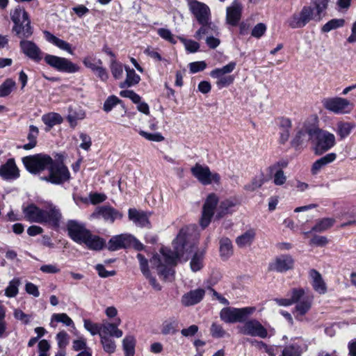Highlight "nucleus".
Instances as JSON below:
<instances>
[{"instance_id": "obj_10", "label": "nucleus", "mask_w": 356, "mask_h": 356, "mask_svg": "<svg viewBox=\"0 0 356 356\" xmlns=\"http://www.w3.org/2000/svg\"><path fill=\"white\" fill-rule=\"evenodd\" d=\"M218 202L219 197L214 193H209L206 197L200 220V225L202 229L207 228L211 223Z\"/></svg>"}, {"instance_id": "obj_56", "label": "nucleus", "mask_w": 356, "mask_h": 356, "mask_svg": "<svg viewBox=\"0 0 356 356\" xmlns=\"http://www.w3.org/2000/svg\"><path fill=\"white\" fill-rule=\"evenodd\" d=\"M211 335L216 339L222 338L227 332L224 330L223 327L217 323H213L210 328Z\"/></svg>"}, {"instance_id": "obj_30", "label": "nucleus", "mask_w": 356, "mask_h": 356, "mask_svg": "<svg viewBox=\"0 0 356 356\" xmlns=\"http://www.w3.org/2000/svg\"><path fill=\"white\" fill-rule=\"evenodd\" d=\"M309 276L313 279L312 287L314 291L320 294H324L327 292V286L321 273L316 269H311L309 272Z\"/></svg>"}, {"instance_id": "obj_58", "label": "nucleus", "mask_w": 356, "mask_h": 356, "mask_svg": "<svg viewBox=\"0 0 356 356\" xmlns=\"http://www.w3.org/2000/svg\"><path fill=\"white\" fill-rule=\"evenodd\" d=\"M56 321L58 323H62L67 326L74 325L73 321L65 313L54 314L51 316V321Z\"/></svg>"}, {"instance_id": "obj_51", "label": "nucleus", "mask_w": 356, "mask_h": 356, "mask_svg": "<svg viewBox=\"0 0 356 356\" xmlns=\"http://www.w3.org/2000/svg\"><path fill=\"white\" fill-rule=\"evenodd\" d=\"M302 353L301 347L298 343H292L284 347L282 356H300Z\"/></svg>"}, {"instance_id": "obj_34", "label": "nucleus", "mask_w": 356, "mask_h": 356, "mask_svg": "<svg viewBox=\"0 0 356 356\" xmlns=\"http://www.w3.org/2000/svg\"><path fill=\"white\" fill-rule=\"evenodd\" d=\"M43 34L47 41L62 50L66 51L70 54H72L71 45L68 42L57 38L48 31H44Z\"/></svg>"}, {"instance_id": "obj_53", "label": "nucleus", "mask_w": 356, "mask_h": 356, "mask_svg": "<svg viewBox=\"0 0 356 356\" xmlns=\"http://www.w3.org/2000/svg\"><path fill=\"white\" fill-rule=\"evenodd\" d=\"M83 325L85 329L88 330L92 335L99 334L100 337L102 324L95 323L89 319H84Z\"/></svg>"}, {"instance_id": "obj_33", "label": "nucleus", "mask_w": 356, "mask_h": 356, "mask_svg": "<svg viewBox=\"0 0 356 356\" xmlns=\"http://www.w3.org/2000/svg\"><path fill=\"white\" fill-rule=\"evenodd\" d=\"M335 222V220L332 218H323L316 221V224L312 227L309 232H304V235L307 237L312 232H323L332 227Z\"/></svg>"}, {"instance_id": "obj_26", "label": "nucleus", "mask_w": 356, "mask_h": 356, "mask_svg": "<svg viewBox=\"0 0 356 356\" xmlns=\"http://www.w3.org/2000/svg\"><path fill=\"white\" fill-rule=\"evenodd\" d=\"M201 27L196 31L194 37L197 40H201L204 36L217 35L218 33L217 26L209 21L206 23H199Z\"/></svg>"}, {"instance_id": "obj_57", "label": "nucleus", "mask_w": 356, "mask_h": 356, "mask_svg": "<svg viewBox=\"0 0 356 356\" xmlns=\"http://www.w3.org/2000/svg\"><path fill=\"white\" fill-rule=\"evenodd\" d=\"M329 243V240L326 236L314 235L309 241V244L311 246L325 247Z\"/></svg>"}, {"instance_id": "obj_25", "label": "nucleus", "mask_w": 356, "mask_h": 356, "mask_svg": "<svg viewBox=\"0 0 356 356\" xmlns=\"http://www.w3.org/2000/svg\"><path fill=\"white\" fill-rule=\"evenodd\" d=\"M120 319L118 320V323H104L102 324L100 337H113L120 338L122 337L123 332L118 328L120 323Z\"/></svg>"}, {"instance_id": "obj_2", "label": "nucleus", "mask_w": 356, "mask_h": 356, "mask_svg": "<svg viewBox=\"0 0 356 356\" xmlns=\"http://www.w3.org/2000/svg\"><path fill=\"white\" fill-rule=\"evenodd\" d=\"M22 211L25 219L29 222L47 225L54 229L60 226L62 213L51 202H46L44 208H40L35 204H30L23 207Z\"/></svg>"}, {"instance_id": "obj_27", "label": "nucleus", "mask_w": 356, "mask_h": 356, "mask_svg": "<svg viewBox=\"0 0 356 356\" xmlns=\"http://www.w3.org/2000/svg\"><path fill=\"white\" fill-rule=\"evenodd\" d=\"M128 217L136 226L143 227L149 224L148 217L144 211H138L136 209H129Z\"/></svg>"}, {"instance_id": "obj_32", "label": "nucleus", "mask_w": 356, "mask_h": 356, "mask_svg": "<svg viewBox=\"0 0 356 356\" xmlns=\"http://www.w3.org/2000/svg\"><path fill=\"white\" fill-rule=\"evenodd\" d=\"M175 266L163 265L157 254V274L164 281L172 282L175 279Z\"/></svg>"}, {"instance_id": "obj_7", "label": "nucleus", "mask_w": 356, "mask_h": 356, "mask_svg": "<svg viewBox=\"0 0 356 356\" xmlns=\"http://www.w3.org/2000/svg\"><path fill=\"white\" fill-rule=\"evenodd\" d=\"M255 310L253 307L235 308L226 307L220 312V319L226 323H234L236 322H245L250 315Z\"/></svg>"}, {"instance_id": "obj_52", "label": "nucleus", "mask_w": 356, "mask_h": 356, "mask_svg": "<svg viewBox=\"0 0 356 356\" xmlns=\"http://www.w3.org/2000/svg\"><path fill=\"white\" fill-rule=\"evenodd\" d=\"M20 281L19 279L15 278L12 280L5 290V295L9 298L15 297L18 293V287Z\"/></svg>"}, {"instance_id": "obj_54", "label": "nucleus", "mask_w": 356, "mask_h": 356, "mask_svg": "<svg viewBox=\"0 0 356 356\" xmlns=\"http://www.w3.org/2000/svg\"><path fill=\"white\" fill-rule=\"evenodd\" d=\"M104 350L109 354L113 353L116 349L115 341L109 337H100Z\"/></svg>"}, {"instance_id": "obj_64", "label": "nucleus", "mask_w": 356, "mask_h": 356, "mask_svg": "<svg viewBox=\"0 0 356 356\" xmlns=\"http://www.w3.org/2000/svg\"><path fill=\"white\" fill-rule=\"evenodd\" d=\"M38 356H49L48 352L50 349V344L46 339H42L39 341L38 345Z\"/></svg>"}, {"instance_id": "obj_13", "label": "nucleus", "mask_w": 356, "mask_h": 356, "mask_svg": "<svg viewBox=\"0 0 356 356\" xmlns=\"http://www.w3.org/2000/svg\"><path fill=\"white\" fill-rule=\"evenodd\" d=\"M67 230L68 235L74 242L82 244L84 240L88 236L90 230L86 228L83 223L75 220H70L67 222Z\"/></svg>"}, {"instance_id": "obj_60", "label": "nucleus", "mask_w": 356, "mask_h": 356, "mask_svg": "<svg viewBox=\"0 0 356 356\" xmlns=\"http://www.w3.org/2000/svg\"><path fill=\"white\" fill-rule=\"evenodd\" d=\"M157 33L163 39L172 44H175L178 40L177 37H175L168 29H160L157 31Z\"/></svg>"}, {"instance_id": "obj_42", "label": "nucleus", "mask_w": 356, "mask_h": 356, "mask_svg": "<svg viewBox=\"0 0 356 356\" xmlns=\"http://www.w3.org/2000/svg\"><path fill=\"white\" fill-rule=\"evenodd\" d=\"M42 120L44 124L48 127L46 131H49L54 126L60 124L63 122V118L56 113H49L44 114L42 117Z\"/></svg>"}, {"instance_id": "obj_62", "label": "nucleus", "mask_w": 356, "mask_h": 356, "mask_svg": "<svg viewBox=\"0 0 356 356\" xmlns=\"http://www.w3.org/2000/svg\"><path fill=\"white\" fill-rule=\"evenodd\" d=\"M122 97L130 99L134 104L138 103L141 97L133 90H124L120 92Z\"/></svg>"}, {"instance_id": "obj_36", "label": "nucleus", "mask_w": 356, "mask_h": 356, "mask_svg": "<svg viewBox=\"0 0 356 356\" xmlns=\"http://www.w3.org/2000/svg\"><path fill=\"white\" fill-rule=\"evenodd\" d=\"M82 244H85L88 249L100 250L105 245V241L97 235H93L90 232L88 236L84 240Z\"/></svg>"}, {"instance_id": "obj_44", "label": "nucleus", "mask_w": 356, "mask_h": 356, "mask_svg": "<svg viewBox=\"0 0 356 356\" xmlns=\"http://www.w3.org/2000/svg\"><path fill=\"white\" fill-rule=\"evenodd\" d=\"M39 135V130L37 127L34 125L29 126V131L27 136L29 143L22 146L25 150H30L34 148L37 145V138Z\"/></svg>"}, {"instance_id": "obj_45", "label": "nucleus", "mask_w": 356, "mask_h": 356, "mask_svg": "<svg viewBox=\"0 0 356 356\" xmlns=\"http://www.w3.org/2000/svg\"><path fill=\"white\" fill-rule=\"evenodd\" d=\"M127 72L126 80L121 83L120 85V88L130 87L136 83L140 81V76L138 75L134 68H125Z\"/></svg>"}, {"instance_id": "obj_50", "label": "nucleus", "mask_w": 356, "mask_h": 356, "mask_svg": "<svg viewBox=\"0 0 356 356\" xmlns=\"http://www.w3.org/2000/svg\"><path fill=\"white\" fill-rule=\"evenodd\" d=\"M15 81L12 79H7L0 86V97H4L9 95L15 87Z\"/></svg>"}, {"instance_id": "obj_4", "label": "nucleus", "mask_w": 356, "mask_h": 356, "mask_svg": "<svg viewBox=\"0 0 356 356\" xmlns=\"http://www.w3.org/2000/svg\"><path fill=\"white\" fill-rule=\"evenodd\" d=\"M10 17L15 24L13 30L19 38H29L33 34L28 14L20 6L11 12Z\"/></svg>"}, {"instance_id": "obj_22", "label": "nucleus", "mask_w": 356, "mask_h": 356, "mask_svg": "<svg viewBox=\"0 0 356 356\" xmlns=\"http://www.w3.org/2000/svg\"><path fill=\"white\" fill-rule=\"evenodd\" d=\"M98 216H101L104 220L111 223L114 222L117 219H121L123 217V214L110 206H102L98 207L95 213Z\"/></svg>"}, {"instance_id": "obj_31", "label": "nucleus", "mask_w": 356, "mask_h": 356, "mask_svg": "<svg viewBox=\"0 0 356 356\" xmlns=\"http://www.w3.org/2000/svg\"><path fill=\"white\" fill-rule=\"evenodd\" d=\"M236 205V202L231 199H225L221 201L217 209L216 219L219 220L228 214H232L234 211V208Z\"/></svg>"}, {"instance_id": "obj_46", "label": "nucleus", "mask_w": 356, "mask_h": 356, "mask_svg": "<svg viewBox=\"0 0 356 356\" xmlns=\"http://www.w3.org/2000/svg\"><path fill=\"white\" fill-rule=\"evenodd\" d=\"M136 341L134 337L127 336L122 341L125 356H134Z\"/></svg>"}, {"instance_id": "obj_41", "label": "nucleus", "mask_w": 356, "mask_h": 356, "mask_svg": "<svg viewBox=\"0 0 356 356\" xmlns=\"http://www.w3.org/2000/svg\"><path fill=\"white\" fill-rule=\"evenodd\" d=\"M337 134L341 140L348 137L355 127L354 122H339L337 123Z\"/></svg>"}, {"instance_id": "obj_59", "label": "nucleus", "mask_w": 356, "mask_h": 356, "mask_svg": "<svg viewBox=\"0 0 356 356\" xmlns=\"http://www.w3.org/2000/svg\"><path fill=\"white\" fill-rule=\"evenodd\" d=\"M121 103V100L119 99L116 96L111 95L108 97L104 103L103 109L106 113L110 112L113 108L118 104Z\"/></svg>"}, {"instance_id": "obj_63", "label": "nucleus", "mask_w": 356, "mask_h": 356, "mask_svg": "<svg viewBox=\"0 0 356 356\" xmlns=\"http://www.w3.org/2000/svg\"><path fill=\"white\" fill-rule=\"evenodd\" d=\"M59 348H64L69 343V336L65 331L59 332L56 335Z\"/></svg>"}, {"instance_id": "obj_61", "label": "nucleus", "mask_w": 356, "mask_h": 356, "mask_svg": "<svg viewBox=\"0 0 356 356\" xmlns=\"http://www.w3.org/2000/svg\"><path fill=\"white\" fill-rule=\"evenodd\" d=\"M305 294V289L302 288H293L291 290V300L293 304L297 303L300 301L301 298Z\"/></svg>"}, {"instance_id": "obj_1", "label": "nucleus", "mask_w": 356, "mask_h": 356, "mask_svg": "<svg viewBox=\"0 0 356 356\" xmlns=\"http://www.w3.org/2000/svg\"><path fill=\"white\" fill-rule=\"evenodd\" d=\"M172 245L173 250L170 248L163 247L160 252L163 256L164 265L176 266L181 259H184L185 261L188 260L197 248V241L191 229L185 226L180 229Z\"/></svg>"}, {"instance_id": "obj_14", "label": "nucleus", "mask_w": 356, "mask_h": 356, "mask_svg": "<svg viewBox=\"0 0 356 356\" xmlns=\"http://www.w3.org/2000/svg\"><path fill=\"white\" fill-rule=\"evenodd\" d=\"M240 332L244 335L259 337L262 339H265L268 337V331L266 328L256 319L245 321Z\"/></svg>"}, {"instance_id": "obj_23", "label": "nucleus", "mask_w": 356, "mask_h": 356, "mask_svg": "<svg viewBox=\"0 0 356 356\" xmlns=\"http://www.w3.org/2000/svg\"><path fill=\"white\" fill-rule=\"evenodd\" d=\"M242 8L241 3L237 0H234L232 5L227 8L226 17L229 24H237L241 18Z\"/></svg>"}, {"instance_id": "obj_29", "label": "nucleus", "mask_w": 356, "mask_h": 356, "mask_svg": "<svg viewBox=\"0 0 356 356\" xmlns=\"http://www.w3.org/2000/svg\"><path fill=\"white\" fill-rule=\"evenodd\" d=\"M337 159V154L334 152L327 154L314 161L311 168L313 175H317L320 170L329 163H332Z\"/></svg>"}, {"instance_id": "obj_40", "label": "nucleus", "mask_w": 356, "mask_h": 356, "mask_svg": "<svg viewBox=\"0 0 356 356\" xmlns=\"http://www.w3.org/2000/svg\"><path fill=\"white\" fill-rule=\"evenodd\" d=\"M312 304V300L309 298H304L302 300L297 302L293 312V313H297L296 318L300 320L299 316H305L310 310Z\"/></svg>"}, {"instance_id": "obj_8", "label": "nucleus", "mask_w": 356, "mask_h": 356, "mask_svg": "<svg viewBox=\"0 0 356 356\" xmlns=\"http://www.w3.org/2000/svg\"><path fill=\"white\" fill-rule=\"evenodd\" d=\"M310 6H304L300 10L293 13L286 20V24L291 29H302L311 21L316 22Z\"/></svg>"}, {"instance_id": "obj_9", "label": "nucleus", "mask_w": 356, "mask_h": 356, "mask_svg": "<svg viewBox=\"0 0 356 356\" xmlns=\"http://www.w3.org/2000/svg\"><path fill=\"white\" fill-rule=\"evenodd\" d=\"M191 174L203 185L207 186L215 183L220 184V175L218 172H211L207 165L197 163L191 168Z\"/></svg>"}, {"instance_id": "obj_20", "label": "nucleus", "mask_w": 356, "mask_h": 356, "mask_svg": "<svg viewBox=\"0 0 356 356\" xmlns=\"http://www.w3.org/2000/svg\"><path fill=\"white\" fill-rule=\"evenodd\" d=\"M204 296L205 290L204 289L198 288L191 290L182 296L181 304L186 307L197 305L203 300Z\"/></svg>"}, {"instance_id": "obj_35", "label": "nucleus", "mask_w": 356, "mask_h": 356, "mask_svg": "<svg viewBox=\"0 0 356 356\" xmlns=\"http://www.w3.org/2000/svg\"><path fill=\"white\" fill-rule=\"evenodd\" d=\"M193 257L190 262L191 269L193 272L200 270L203 268V260L204 258L205 250H199L197 247L192 252Z\"/></svg>"}, {"instance_id": "obj_37", "label": "nucleus", "mask_w": 356, "mask_h": 356, "mask_svg": "<svg viewBox=\"0 0 356 356\" xmlns=\"http://www.w3.org/2000/svg\"><path fill=\"white\" fill-rule=\"evenodd\" d=\"M44 60L51 67H75L70 60L52 55H45Z\"/></svg>"}, {"instance_id": "obj_3", "label": "nucleus", "mask_w": 356, "mask_h": 356, "mask_svg": "<svg viewBox=\"0 0 356 356\" xmlns=\"http://www.w3.org/2000/svg\"><path fill=\"white\" fill-rule=\"evenodd\" d=\"M306 132L315 155H322L336 145L334 135L328 131L318 127H308L306 128Z\"/></svg>"}, {"instance_id": "obj_17", "label": "nucleus", "mask_w": 356, "mask_h": 356, "mask_svg": "<svg viewBox=\"0 0 356 356\" xmlns=\"http://www.w3.org/2000/svg\"><path fill=\"white\" fill-rule=\"evenodd\" d=\"M20 176L19 170L17 168L15 159H9L0 166V177L4 180H15Z\"/></svg>"}, {"instance_id": "obj_16", "label": "nucleus", "mask_w": 356, "mask_h": 356, "mask_svg": "<svg viewBox=\"0 0 356 356\" xmlns=\"http://www.w3.org/2000/svg\"><path fill=\"white\" fill-rule=\"evenodd\" d=\"M189 8L199 23H206L210 20V9L206 4L193 1L189 3Z\"/></svg>"}, {"instance_id": "obj_43", "label": "nucleus", "mask_w": 356, "mask_h": 356, "mask_svg": "<svg viewBox=\"0 0 356 356\" xmlns=\"http://www.w3.org/2000/svg\"><path fill=\"white\" fill-rule=\"evenodd\" d=\"M137 259L140 263V268L143 273V275L147 279H149L150 284L153 287L156 286V281L154 277L151 276L149 267H148V261L147 259H145L144 255L140 253L137 254Z\"/></svg>"}, {"instance_id": "obj_12", "label": "nucleus", "mask_w": 356, "mask_h": 356, "mask_svg": "<svg viewBox=\"0 0 356 356\" xmlns=\"http://www.w3.org/2000/svg\"><path fill=\"white\" fill-rule=\"evenodd\" d=\"M295 266V259L289 254H282L276 257L268 264V270L284 273L293 270Z\"/></svg>"}, {"instance_id": "obj_19", "label": "nucleus", "mask_w": 356, "mask_h": 356, "mask_svg": "<svg viewBox=\"0 0 356 356\" xmlns=\"http://www.w3.org/2000/svg\"><path fill=\"white\" fill-rule=\"evenodd\" d=\"M276 124L281 129L278 143L280 145H284L290 136V131L292 127L291 120L286 117H278L275 119Z\"/></svg>"}, {"instance_id": "obj_11", "label": "nucleus", "mask_w": 356, "mask_h": 356, "mask_svg": "<svg viewBox=\"0 0 356 356\" xmlns=\"http://www.w3.org/2000/svg\"><path fill=\"white\" fill-rule=\"evenodd\" d=\"M323 107L334 113H348L353 108V104L346 99L341 97H328L322 100Z\"/></svg>"}, {"instance_id": "obj_38", "label": "nucleus", "mask_w": 356, "mask_h": 356, "mask_svg": "<svg viewBox=\"0 0 356 356\" xmlns=\"http://www.w3.org/2000/svg\"><path fill=\"white\" fill-rule=\"evenodd\" d=\"M255 231L253 229H250L236 238V243L239 248L250 245L255 238Z\"/></svg>"}, {"instance_id": "obj_18", "label": "nucleus", "mask_w": 356, "mask_h": 356, "mask_svg": "<svg viewBox=\"0 0 356 356\" xmlns=\"http://www.w3.org/2000/svg\"><path fill=\"white\" fill-rule=\"evenodd\" d=\"M134 236L131 234H122L113 236L108 242V249L116 251L120 249L127 248L131 245Z\"/></svg>"}, {"instance_id": "obj_39", "label": "nucleus", "mask_w": 356, "mask_h": 356, "mask_svg": "<svg viewBox=\"0 0 356 356\" xmlns=\"http://www.w3.org/2000/svg\"><path fill=\"white\" fill-rule=\"evenodd\" d=\"M179 321L175 318H170L164 321L161 325V333L164 335L174 334L178 331Z\"/></svg>"}, {"instance_id": "obj_24", "label": "nucleus", "mask_w": 356, "mask_h": 356, "mask_svg": "<svg viewBox=\"0 0 356 356\" xmlns=\"http://www.w3.org/2000/svg\"><path fill=\"white\" fill-rule=\"evenodd\" d=\"M330 0H311V8L316 19V22L322 20L326 14Z\"/></svg>"}, {"instance_id": "obj_5", "label": "nucleus", "mask_w": 356, "mask_h": 356, "mask_svg": "<svg viewBox=\"0 0 356 356\" xmlns=\"http://www.w3.org/2000/svg\"><path fill=\"white\" fill-rule=\"evenodd\" d=\"M53 161L49 155L45 154H36L22 158V163L26 169L33 175H38L44 170H48Z\"/></svg>"}, {"instance_id": "obj_49", "label": "nucleus", "mask_w": 356, "mask_h": 356, "mask_svg": "<svg viewBox=\"0 0 356 356\" xmlns=\"http://www.w3.org/2000/svg\"><path fill=\"white\" fill-rule=\"evenodd\" d=\"M344 23L345 21L343 19H332L322 26L321 31L323 33H328L332 30L342 27L344 25Z\"/></svg>"}, {"instance_id": "obj_6", "label": "nucleus", "mask_w": 356, "mask_h": 356, "mask_svg": "<svg viewBox=\"0 0 356 356\" xmlns=\"http://www.w3.org/2000/svg\"><path fill=\"white\" fill-rule=\"evenodd\" d=\"M70 173L63 163L53 161L48 169V175L40 177V179L54 185H61L69 181Z\"/></svg>"}, {"instance_id": "obj_55", "label": "nucleus", "mask_w": 356, "mask_h": 356, "mask_svg": "<svg viewBox=\"0 0 356 356\" xmlns=\"http://www.w3.org/2000/svg\"><path fill=\"white\" fill-rule=\"evenodd\" d=\"M306 132V129H300L298 130L293 138L291 141V145L292 147L295 148L296 150L300 149V147L303 143V137L305 136Z\"/></svg>"}, {"instance_id": "obj_28", "label": "nucleus", "mask_w": 356, "mask_h": 356, "mask_svg": "<svg viewBox=\"0 0 356 356\" xmlns=\"http://www.w3.org/2000/svg\"><path fill=\"white\" fill-rule=\"evenodd\" d=\"M220 257L222 261L228 260L234 254L232 241L227 237H222L219 241Z\"/></svg>"}, {"instance_id": "obj_21", "label": "nucleus", "mask_w": 356, "mask_h": 356, "mask_svg": "<svg viewBox=\"0 0 356 356\" xmlns=\"http://www.w3.org/2000/svg\"><path fill=\"white\" fill-rule=\"evenodd\" d=\"M22 51L30 58L39 61L43 58V53L38 46L31 41L22 40L20 42Z\"/></svg>"}, {"instance_id": "obj_47", "label": "nucleus", "mask_w": 356, "mask_h": 356, "mask_svg": "<svg viewBox=\"0 0 356 356\" xmlns=\"http://www.w3.org/2000/svg\"><path fill=\"white\" fill-rule=\"evenodd\" d=\"M177 38L183 44L185 50L188 53L193 54L198 51L200 46L197 42L191 39H186L183 37H177Z\"/></svg>"}, {"instance_id": "obj_15", "label": "nucleus", "mask_w": 356, "mask_h": 356, "mask_svg": "<svg viewBox=\"0 0 356 356\" xmlns=\"http://www.w3.org/2000/svg\"><path fill=\"white\" fill-rule=\"evenodd\" d=\"M234 68H216L210 73L211 77L216 79V84L218 89L227 87L233 83L235 76L229 74Z\"/></svg>"}, {"instance_id": "obj_48", "label": "nucleus", "mask_w": 356, "mask_h": 356, "mask_svg": "<svg viewBox=\"0 0 356 356\" xmlns=\"http://www.w3.org/2000/svg\"><path fill=\"white\" fill-rule=\"evenodd\" d=\"M85 113L79 110L78 111L73 110L72 108H69V113L67 116V119L72 127H74L79 120L84 118Z\"/></svg>"}]
</instances>
